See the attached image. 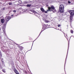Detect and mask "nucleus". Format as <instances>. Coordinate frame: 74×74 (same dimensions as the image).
<instances>
[{
    "mask_svg": "<svg viewBox=\"0 0 74 74\" xmlns=\"http://www.w3.org/2000/svg\"><path fill=\"white\" fill-rule=\"evenodd\" d=\"M16 45H18L17 44H16Z\"/></svg>",
    "mask_w": 74,
    "mask_h": 74,
    "instance_id": "nucleus-17",
    "label": "nucleus"
},
{
    "mask_svg": "<svg viewBox=\"0 0 74 74\" xmlns=\"http://www.w3.org/2000/svg\"><path fill=\"white\" fill-rule=\"evenodd\" d=\"M12 16H13V15H12Z\"/></svg>",
    "mask_w": 74,
    "mask_h": 74,
    "instance_id": "nucleus-20",
    "label": "nucleus"
},
{
    "mask_svg": "<svg viewBox=\"0 0 74 74\" xmlns=\"http://www.w3.org/2000/svg\"><path fill=\"white\" fill-rule=\"evenodd\" d=\"M44 21H45V22L46 23H48L49 22V21H48V20H45L43 19Z\"/></svg>",
    "mask_w": 74,
    "mask_h": 74,
    "instance_id": "nucleus-7",
    "label": "nucleus"
},
{
    "mask_svg": "<svg viewBox=\"0 0 74 74\" xmlns=\"http://www.w3.org/2000/svg\"><path fill=\"white\" fill-rule=\"evenodd\" d=\"M27 7H30V6L29 5L27 4Z\"/></svg>",
    "mask_w": 74,
    "mask_h": 74,
    "instance_id": "nucleus-10",
    "label": "nucleus"
},
{
    "mask_svg": "<svg viewBox=\"0 0 74 74\" xmlns=\"http://www.w3.org/2000/svg\"><path fill=\"white\" fill-rule=\"evenodd\" d=\"M2 56V54L0 52V56Z\"/></svg>",
    "mask_w": 74,
    "mask_h": 74,
    "instance_id": "nucleus-14",
    "label": "nucleus"
},
{
    "mask_svg": "<svg viewBox=\"0 0 74 74\" xmlns=\"http://www.w3.org/2000/svg\"><path fill=\"white\" fill-rule=\"evenodd\" d=\"M14 72H15V73H16V74H19V73H18V71H17L16 70L14 69Z\"/></svg>",
    "mask_w": 74,
    "mask_h": 74,
    "instance_id": "nucleus-6",
    "label": "nucleus"
},
{
    "mask_svg": "<svg viewBox=\"0 0 74 74\" xmlns=\"http://www.w3.org/2000/svg\"><path fill=\"white\" fill-rule=\"evenodd\" d=\"M48 10L47 11H45V13H47L48 11H52L53 12H56V10L55 9V7L53 6H51V7H48Z\"/></svg>",
    "mask_w": 74,
    "mask_h": 74,
    "instance_id": "nucleus-1",
    "label": "nucleus"
},
{
    "mask_svg": "<svg viewBox=\"0 0 74 74\" xmlns=\"http://www.w3.org/2000/svg\"><path fill=\"white\" fill-rule=\"evenodd\" d=\"M11 18V17L10 16H7L5 18V19L7 21H8Z\"/></svg>",
    "mask_w": 74,
    "mask_h": 74,
    "instance_id": "nucleus-4",
    "label": "nucleus"
},
{
    "mask_svg": "<svg viewBox=\"0 0 74 74\" xmlns=\"http://www.w3.org/2000/svg\"><path fill=\"white\" fill-rule=\"evenodd\" d=\"M69 12L71 14L70 16V20L71 22L72 21V19H73V15L74 14V11L73 10H70L69 11Z\"/></svg>",
    "mask_w": 74,
    "mask_h": 74,
    "instance_id": "nucleus-2",
    "label": "nucleus"
},
{
    "mask_svg": "<svg viewBox=\"0 0 74 74\" xmlns=\"http://www.w3.org/2000/svg\"><path fill=\"white\" fill-rule=\"evenodd\" d=\"M2 71L4 73H5V69H3L2 70Z\"/></svg>",
    "mask_w": 74,
    "mask_h": 74,
    "instance_id": "nucleus-9",
    "label": "nucleus"
},
{
    "mask_svg": "<svg viewBox=\"0 0 74 74\" xmlns=\"http://www.w3.org/2000/svg\"><path fill=\"white\" fill-rule=\"evenodd\" d=\"M58 27H60V24H58Z\"/></svg>",
    "mask_w": 74,
    "mask_h": 74,
    "instance_id": "nucleus-15",
    "label": "nucleus"
},
{
    "mask_svg": "<svg viewBox=\"0 0 74 74\" xmlns=\"http://www.w3.org/2000/svg\"><path fill=\"white\" fill-rule=\"evenodd\" d=\"M40 10L42 12H44V10L43 8H41Z\"/></svg>",
    "mask_w": 74,
    "mask_h": 74,
    "instance_id": "nucleus-8",
    "label": "nucleus"
},
{
    "mask_svg": "<svg viewBox=\"0 0 74 74\" xmlns=\"http://www.w3.org/2000/svg\"><path fill=\"white\" fill-rule=\"evenodd\" d=\"M63 33L64 34V32H63Z\"/></svg>",
    "mask_w": 74,
    "mask_h": 74,
    "instance_id": "nucleus-19",
    "label": "nucleus"
},
{
    "mask_svg": "<svg viewBox=\"0 0 74 74\" xmlns=\"http://www.w3.org/2000/svg\"><path fill=\"white\" fill-rule=\"evenodd\" d=\"M71 33H73V30H71Z\"/></svg>",
    "mask_w": 74,
    "mask_h": 74,
    "instance_id": "nucleus-11",
    "label": "nucleus"
},
{
    "mask_svg": "<svg viewBox=\"0 0 74 74\" xmlns=\"http://www.w3.org/2000/svg\"><path fill=\"white\" fill-rule=\"evenodd\" d=\"M46 6H47V7H48V5H46Z\"/></svg>",
    "mask_w": 74,
    "mask_h": 74,
    "instance_id": "nucleus-18",
    "label": "nucleus"
},
{
    "mask_svg": "<svg viewBox=\"0 0 74 74\" xmlns=\"http://www.w3.org/2000/svg\"><path fill=\"white\" fill-rule=\"evenodd\" d=\"M9 5H12V3H8Z\"/></svg>",
    "mask_w": 74,
    "mask_h": 74,
    "instance_id": "nucleus-12",
    "label": "nucleus"
},
{
    "mask_svg": "<svg viewBox=\"0 0 74 74\" xmlns=\"http://www.w3.org/2000/svg\"><path fill=\"white\" fill-rule=\"evenodd\" d=\"M68 3H69V4H70V3H71V2H70V1H69Z\"/></svg>",
    "mask_w": 74,
    "mask_h": 74,
    "instance_id": "nucleus-16",
    "label": "nucleus"
},
{
    "mask_svg": "<svg viewBox=\"0 0 74 74\" xmlns=\"http://www.w3.org/2000/svg\"><path fill=\"white\" fill-rule=\"evenodd\" d=\"M13 12H16V10H13Z\"/></svg>",
    "mask_w": 74,
    "mask_h": 74,
    "instance_id": "nucleus-13",
    "label": "nucleus"
},
{
    "mask_svg": "<svg viewBox=\"0 0 74 74\" xmlns=\"http://www.w3.org/2000/svg\"><path fill=\"white\" fill-rule=\"evenodd\" d=\"M41 34V33H40V34Z\"/></svg>",
    "mask_w": 74,
    "mask_h": 74,
    "instance_id": "nucleus-21",
    "label": "nucleus"
},
{
    "mask_svg": "<svg viewBox=\"0 0 74 74\" xmlns=\"http://www.w3.org/2000/svg\"><path fill=\"white\" fill-rule=\"evenodd\" d=\"M1 22L2 23H3L4 22V19L3 18L1 19Z\"/></svg>",
    "mask_w": 74,
    "mask_h": 74,
    "instance_id": "nucleus-5",
    "label": "nucleus"
},
{
    "mask_svg": "<svg viewBox=\"0 0 74 74\" xmlns=\"http://www.w3.org/2000/svg\"><path fill=\"white\" fill-rule=\"evenodd\" d=\"M66 36H67V34H66Z\"/></svg>",
    "mask_w": 74,
    "mask_h": 74,
    "instance_id": "nucleus-22",
    "label": "nucleus"
},
{
    "mask_svg": "<svg viewBox=\"0 0 74 74\" xmlns=\"http://www.w3.org/2000/svg\"><path fill=\"white\" fill-rule=\"evenodd\" d=\"M60 11L61 12H64V6L62 4L60 5Z\"/></svg>",
    "mask_w": 74,
    "mask_h": 74,
    "instance_id": "nucleus-3",
    "label": "nucleus"
}]
</instances>
